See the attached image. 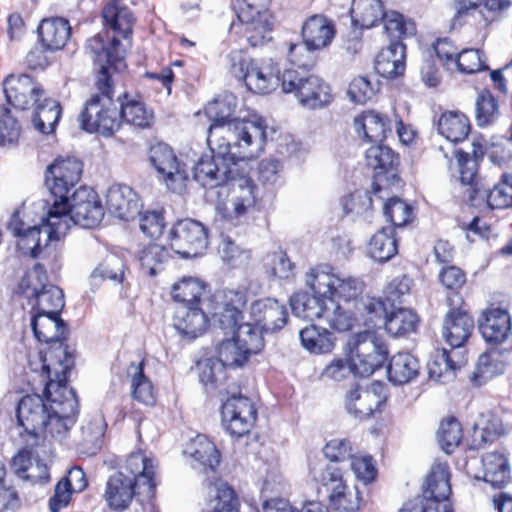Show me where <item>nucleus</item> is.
Wrapping results in <instances>:
<instances>
[{"instance_id":"nucleus-27","label":"nucleus","mask_w":512,"mask_h":512,"mask_svg":"<svg viewBox=\"0 0 512 512\" xmlns=\"http://www.w3.org/2000/svg\"><path fill=\"white\" fill-rule=\"evenodd\" d=\"M38 34L46 50L58 51L68 43L71 37V26L65 18L51 17L40 22Z\"/></svg>"},{"instance_id":"nucleus-38","label":"nucleus","mask_w":512,"mask_h":512,"mask_svg":"<svg viewBox=\"0 0 512 512\" xmlns=\"http://www.w3.org/2000/svg\"><path fill=\"white\" fill-rule=\"evenodd\" d=\"M439 134L452 143L462 142L470 133L471 126L467 116L461 112H444L437 123Z\"/></svg>"},{"instance_id":"nucleus-29","label":"nucleus","mask_w":512,"mask_h":512,"mask_svg":"<svg viewBox=\"0 0 512 512\" xmlns=\"http://www.w3.org/2000/svg\"><path fill=\"white\" fill-rule=\"evenodd\" d=\"M174 327L181 335L194 339L205 331L207 315L199 305L179 306L175 312Z\"/></svg>"},{"instance_id":"nucleus-28","label":"nucleus","mask_w":512,"mask_h":512,"mask_svg":"<svg viewBox=\"0 0 512 512\" xmlns=\"http://www.w3.org/2000/svg\"><path fill=\"white\" fill-rule=\"evenodd\" d=\"M379 387V385H373L371 389L356 387L350 390L346 396L348 413L358 419L371 416L382 403V397L377 393Z\"/></svg>"},{"instance_id":"nucleus-32","label":"nucleus","mask_w":512,"mask_h":512,"mask_svg":"<svg viewBox=\"0 0 512 512\" xmlns=\"http://www.w3.org/2000/svg\"><path fill=\"white\" fill-rule=\"evenodd\" d=\"M31 327L39 342H59L66 334V324L60 317V313L51 315L49 313L32 312Z\"/></svg>"},{"instance_id":"nucleus-62","label":"nucleus","mask_w":512,"mask_h":512,"mask_svg":"<svg viewBox=\"0 0 512 512\" xmlns=\"http://www.w3.org/2000/svg\"><path fill=\"white\" fill-rule=\"evenodd\" d=\"M487 203L492 209H504L512 206V175H502L501 181L489 191Z\"/></svg>"},{"instance_id":"nucleus-26","label":"nucleus","mask_w":512,"mask_h":512,"mask_svg":"<svg viewBox=\"0 0 512 512\" xmlns=\"http://www.w3.org/2000/svg\"><path fill=\"white\" fill-rule=\"evenodd\" d=\"M135 484V479L122 471L110 476L104 493L108 506L116 511L128 508L135 494Z\"/></svg>"},{"instance_id":"nucleus-19","label":"nucleus","mask_w":512,"mask_h":512,"mask_svg":"<svg viewBox=\"0 0 512 512\" xmlns=\"http://www.w3.org/2000/svg\"><path fill=\"white\" fill-rule=\"evenodd\" d=\"M202 496L207 506L202 512H239L234 490L219 478L203 482Z\"/></svg>"},{"instance_id":"nucleus-64","label":"nucleus","mask_w":512,"mask_h":512,"mask_svg":"<svg viewBox=\"0 0 512 512\" xmlns=\"http://www.w3.org/2000/svg\"><path fill=\"white\" fill-rule=\"evenodd\" d=\"M399 512H454L449 499L414 498Z\"/></svg>"},{"instance_id":"nucleus-56","label":"nucleus","mask_w":512,"mask_h":512,"mask_svg":"<svg viewBox=\"0 0 512 512\" xmlns=\"http://www.w3.org/2000/svg\"><path fill=\"white\" fill-rule=\"evenodd\" d=\"M383 20L384 29L390 43L392 41H401V39L415 34V25L410 20H405L403 15L396 11L383 12L380 17Z\"/></svg>"},{"instance_id":"nucleus-23","label":"nucleus","mask_w":512,"mask_h":512,"mask_svg":"<svg viewBox=\"0 0 512 512\" xmlns=\"http://www.w3.org/2000/svg\"><path fill=\"white\" fill-rule=\"evenodd\" d=\"M478 326L486 342L500 344L511 332V318L507 310L491 307L482 313Z\"/></svg>"},{"instance_id":"nucleus-3","label":"nucleus","mask_w":512,"mask_h":512,"mask_svg":"<svg viewBox=\"0 0 512 512\" xmlns=\"http://www.w3.org/2000/svg\"><path fill=\"white\" fill-rule=\"evenodd\" d=\"M95 64L99 66L95 86L99 93L93 94L80 113V126L89 133L103 136L113 135L121 126L119 108L112 99L111 71H123L126 68L124 49L119 48L114 39L110 48H105L101 37L89 39L86 45Z\"/></svg>"},{"instance_id":"nucleus-5","label":"nucleus","mask_w":512,"mask_h":512,"mask_svg":"<svg viewBox=\"0 0 512 512\" xmlns=\"http://www.w3.org/2000/svg\"><path fill=\"white\" fill-rule=\"evenodd\" d=\"M49 205V235H66L73 225L91 229L104 217V209L98 194L91 188L81 186L67 200H53Z\"/></svg>"},{"instance_id":"nucleus-45","label":"nucleus","mask_w":512,"mask_h":512,"mask_svg":"<svg viewBox=\"0 0 512 512\" xmlns=\"http://www.w3.org/2000/svg\"><path fill=\"white\" fill-rule=\"evenodd\" d=\"M383 16V6L380 0H353L351 18L355 26L371 28Z\"/></svg>"},{"instance_id":"nucleus-4","label":"nucleus","mask_w":512,"mask_h":512,"mask_svg":"<svg viewBox=\"0 0 512 512\" xmlns=\"http://www.w3.org/2000/svg\"><path fill=\"white\" fill-rule=\"evenodd\" d=\"M236 109V97L226 94L208 103L205 113L211 124L208 137L221 142L236 145L252 146L244 157H257L266 142V124L264 119L258 117L254 120L237 119L233 115Z\"/></svg>"},{"instance_id":"nucleus-7","label":"nucleus","mask_w":512,"mask_h":512,"mask_svg":"<svg viewBox=\"0 0 512 512\" xmlns=\"http://www.w3.org/2000/svg\"><path fill=\"white\" fill-rule=\"evenodd\" d=\"M343 353L354 362V369L360 377H368L382 368L389 354L385 342L369 330L350 335Z\"/></svg>"},{"instance_id":"nucleus-24","label":"nucleus","mask_w":512,"mask_h":512,"mask_svg":"<svg viewBox=\"0 0 512 512\" xmlns=\"http://www.w3.org/2000/svg\"><path fill=\"white\" fill-rule=\"evenodd\" d=\"M473 328L474 321L465 309L451 308L444 319L443 336L452 349L456 350L468 340Z\"/></svg>"},{"instance_id":"nucleus-49","label":"nucleus","mask_w":512,"mask_h":512,"mask_svg":"<svg viewBox=\"0 0 512 512\" xmlns=\"http://www.w3.org/2000/svg\"><path fill=\"white\" fill-rule=\"evenodd\" d=\"M32 312L49 313L55 315L60 313L64 307L63 291L52 284L47 283L32 300Z\"/></svg>"},{"instance_id":"nucleus-60","label":"nucleus","mask_w":512,"mask_h":512,"mask_svg":"<svg viewBox=\"0 0 512 512\" xmlns=\"http://www.w3.org/2000/svg\"><path fill=\"white\" fill-rule=\"evenodd\" d=\"M462 428L455 418H449L441 422L437 432L440 447L446 453H451L460 444L462 439Z\"/></svg>"},{"instance_id":"nucleus-34","label":"nucleus","mask_w":512,"mask_h":512,"mask_svg":"<svg viewBox=\"0 0 512 512\" xmlns=\"http://www.w3.org/2000/svg\"><path fill=\"white\" fill-rule=\"evenodd\" d=\"M302 347L311 354L320 355L332 352L336 338L328 329L311 324L299 331Z\"/></svg>"},{"instance_id":"nucleus-61","label":"nucleus","mask_w":512,"mask_h":512,"mask_svg":"<svg viewBox=\"0 0 512 512\" xmlns=\"http://www.w3.org/2000/svg\"><path fill=\"white\" fill-rule=\"evenodd\" d=\"M341 205L346 215L368 217L372 209L373 200L367 191L357 190L354 193L344 196Z\"/></svg>"},{"instance_id":"nucleus-22","label":"nucleus","mask_w":512,"mask_h":512,"mask_svg":"<svg viewBox=\"0 0 512 512\" xmlns=\"http://www.w3.org/2000/svg\"><path fill=\"white\" fill-rule=\"evenodd\" d=\"M108 211L115 217L129 221L139 214L140 201L137 194L127 185H112L106 194Z\"/></svg>"},{"instance_id":"nucleus-40","label":"nucleus","mask_w":512,"mask_h":512,"mask_svg":"<svg viewBox=\"0 0 512 512\" xmlns=\"http://www.w3.org/2000/svg\"><path fill=\"white\" fill-rule=\"evenodd\" d=\"M35 105L36 107L32 115L34 128L42 134L54 132L61 116L59 102L51 98H43Z\"/></svg>"},{"instance_id":"nucleus-9","label":"nucleus","mask_w":512,"mask_h":512,"mask_svg":"<svg viewBox=\"0 0 512 512\" xmlns=\"http://www.w3.org/2000/svg\"><path fill=\"white\" fill-rule=\"evenodd\" d=\"M281 84L283 92L294 93L299 103L309 109L323 108L332 100L330 86L313 74L287 69Z\"/></svg>"},{"instance_id":"nucleus-17","label":"nucleus","mask_w":512,"mask_h":512,"mask_svg":"<svg viewBox=\"0 0 512 512\" xmlns=\"http://www.w3.org/2000/svg\"><path fill=\"white\" fill-rule=\"evenodd\" d=\"M288 313L284 304L273 298L260 299L250 306L251 323L261 333H274L287 323Z\"/></svg>"},{"instance_id":"nucleus-18","label":"nucleus","mask_w":512,"mask_h":512,"mask_svg":"<svg viewBox=\"0 0 512 512\" xmlns=\"http://www.w3.org/2000/svg\"><path fill=\"white\" fill-rule=\"evenodd\" d=\"M102 16L105 24L116 34L111 37L108 44L103 41L105 48H110L113 40L116 39L119 42V48L124 49L125 55L126 48L118 37L121 36L125 40L130 38L135 21L133 14L130 9L122 5L119 0H112L104 7ZM96 37H101L102 40H104L103 36L100 34L94 36L92 39Z\"/></svg>"},{"instance_id":"nucleus-12","label":"nucleus","mask_w":512,"mask_h":512,"mask_svg":"<svg viewBox=\"0 0 512 512\" xmlns=\"http://www.w3.org/2000/svg\"><path fill=\"white\" fill-rule=\"evenodd\" d=\"M170 246L182 257H196L208 246L205 226L193 219H183L174 224L170 231Z\"/></svg>"},{"instance_id":"nucleus-15","label":"nucleus","mask_w":512,"mask_h":512,"mask_svg":"<svg viewBox=\"0 0 512 512\" xmlns=\"http://www.w3.org/2000/svg\"><path fill=\"white\" fill-rule=\"evenodd\" d=\"M149 159L155 170L163 176L168 189L181 192L188 175L185 165L175 155L173 149L165 143H157L150 149Z\"/></svg>"},{"instance_id":"nucleus-52","label":"nucleus","mask_w":512,"mask_h":512,"mask_svg":"<svg viewBox=\"0 0 512 512\" xmlns=\"http://www.w3.org/2000/svg\"><path fill=\"white\" fill-rule=\"evenodd\" d=\"M124 468L128 473H130L129 476L134 478L135 481L143 479V483L148 485L150 490L155 487V483L153 481V460L148 458L143 452L137 451L131 453L125 461Z\"/></svg>"},{"instance_id":"nucleus-50","label":"nucleus","mask_w":512,"mask_h":512,"mask_svg":"<svg viewBox=\"0 0 512 512\" xmlns=\"http://www.w3.org/2000/svg\"><path fill=\"white\" fill-rule=\"evenodd\" d=\"M47 272L43 264L36 263L22 276L15 288V294L25 297L29 303L47 284Z\"/></svg>"},{"instance_id":"nucleus-48","label":"nucleus","mask_w":512,"mask_h":512,"mask_svg":"<svg viewBox=\"0 0 512 512\" xmlns=\"http://www.w3.org/2000/svg\"><path fill=\"white\" fill-rule=\"evenodd\" d=\"M418 321L417 314L412 310L397 308L387 313L384 326L390 335L400 337L415 331Z\"/></svg>"},{"instance_id":"nucleus-42","label":"nucleus","mask_w":512,"mask_h":512,"mask_svg":"<svg viewBox=\"0 0 512 512\" xmlns=\"http://www.w3.org/2000/svg\"><path fill=\"white\" fill-rule=\"evenodd\" d=\"M387 370L389 380L394 384L402 385L416 378L419 363L410 353H397L392 356Z\"/></svg>"},{"instance_id":"nucleus-2","label":"nucleus","mask_w":512,"mask_h":512,"mask_svg":"<svg viewBox=\"0 0 512 512\" xmlns=\"http://www.w3.org/2000/svg\"><path fill=\"white\" fill-rule=\"evenodd\" d=\"M212 155L202 156L193 167V177L201 186L216 188L231 183L232 199L230 205L218 206L217 211L223 219L237 225L249 208L255 204L254 184L247 176H236L238 161L255 157H242L252 146L221 142L220 138L207 139Z\"/></svg>"},{"instance_id":"nucleus-31","label":"nucleus","mask_w":512,"mask_h":512,"mask_svg":"<svg viewBox=\"0 0 512 512\" xmlns=\"http://www.w3.org/2000/svg\"><path fill=\"white\" fill-rule=\"evenodd\" d=\"M405 46L401 41H392L377 55L375 69L384 78H394L405 70Z\"/></svg>"},{"instance_id":"nucleus-21","label":"nucleus","mask_w":512,"mask_h":512,"mask_svg":"<svg viewBox=\"0 0 512 512\" xmlns=\"http://www.w3.org/2000/svg\"><path fill=\"white\" fill-rule=\"evenodd\" d=\"M301 36L309 47L325 49L336 36L335 23L324 14L311 15L302 24Z\"/></svg>"},{"instance_id":"nucleus-30","label":"nucleus","mask_w":512,"mask_h":512,"mask_svg":"<svg viewBox=\"0 0 512 512\" xmlns=\"http://www.w3.org/2000/svg\"><path fill=\"white\" fill-rule=\"evenodd\" d=\"M357 133L370 142L380 143L390 131V120L380 112L374 110L363 111L354 119Z\"/></svg>"},{"instance_id":"nucleus-51","label":"nucleus","mask_w":512,"mask_h":512,"mask_svg":"<svg viewBox=\"0 0 512 512\" xmlns=\"http://www.w3.org/2000/svg\"><path fill=\"white\" fill-rule=\"evenodd\" d=\"M231 333L242 350L249 357L251 354L259 353L264 347L262 334L251 322L239 323L234 331H223Z\"/></svg>"},{"instance_id":"nucleus-57","label":"nucleus","mask_w":512,"mask_h":512,"mask_svg":"<svg viewBox=\"0 0 512 512\" xmlns=\"http://www.w3.org/2000/svg\"><path fill=\"white\" fill-rule=\"evenodd\" d=\"M313 478L319 484V493L324 491L328 499L329 496L337 494L347 485L342 468L338 467L336 464L326 465L319 475H314Z\"/></svg>"},{"instance_id":"nucleus-55","label":"nucleus","mask_w":512,"mask_h":512,"mask_svg":"<svg viewBox=\"0 0 512 512\" xmlns=\"http://www.w3.org/2000/svg\"><path fill=\"white\" fill-rule=\"evenodd\" d=\"M365 160L367 166L380 175L392 170L397 164L398 158L388 146L376 144L367 149Z\"/></svg>"},{"instance_id":"nucleus-39","label":"nucleus","mask_w":512,"mask_h":512,"mask_svg":"<svg viewBox=\"0 0 512 512\" xmlns=\"http://www.w3.org/2000/svg\"><path fill=\"white\" fill-rule=\"evenodd\" d=\"M483 479L493 488H502L510 479L508 459L504 454L490 452L482 457Z\"/></svg>"},{"instance_id":"nucleus-46","label":"nucleus","mask_w":512,"mask_h":512,"mask_svg":"<svg viewBox=\"0 0 512 512\" xmlns=\"http://www.w3.org/2000/svg\"><path fill=\"white\" fill-rule=\"evenodd\" d=\"M127 373L131 377L132 397L145 405H153L155 402L154 388L151 381L144 374V363H131Z\"/></svg>"},{"instance_id":"nucleus-16","label":"nucleus","mask_w":512,"mask_h":512,"mask_svg":"<svg viewBox=\"0 0 512 512\" xmlns=\"http://www.w3.org/2000/svg\"><path fill=\"white\" fill-rule=\"evenodd\" d=\"M7 101L15 108L26 110L44 95L42 86L27 74L9 75L3 82Z\"/></svg>"},{"instance_id":"nucleus-35","label":"nucleus","mask_w":512,"mask_h":512,"mask_svg":"<svg viewBox=\"0 0 512 512\" xmlns=\"http://www.w3.org/2000/svg\"><path fill=\"white\" fill-rule=\"evenodd\" d=\"M450 494L449 466L446 462H436L427 476L423 494L417 498L444 500L449 499Z\"/></svg>"},{"instance_id":"nucleus-53","label":"nucleus","mask_w":512,"mask_h":512,"mask_svg":"<svg viewBox=\"0 0 512 512\" xmlns=\"http://www.w3.org/2000/svg\"><path fill=\"white\" fill-rule=\"evenodd\" d=\"M169 258L170 254L164 246L153 243L141 251L139 261L144 273L149 276H156L164 270Z\"/></svg>"},{"instance_id":"nucleus-54","label":"nucleus","mask_w":512,"mask_h":512,"mask_svg":"<svg viewBox=\"0 0 512 512\" xmlns=\"http://www.w3.org/2000/svg\"><path fill=\"white\" fill-rule=\"evenodd\" d=\"M354 309L359 316V325L377 326L378 321L384 319L387 310L381 299L373 297H359L354 304Z\"/></svg>"},{"instance_id":"nucleus-13","label":"nucleus","mask_w":512,"mask_h":512,"mask_svg":"<svg viewBox=\"0 0 512 512\" xmlns=\"http://www.w3.org/2000/svg\"><path fill=\"white\" fill-rule=\"evenodd\" d=\"M82 168V162L75 157L56 159L47 167L45 183L50 191V203L67 200L70 190L81 178Z\"/></svg>"},{"instance_id":"nucleus-36","label":"nucleus","mask_w":512,"mask_h":512,"mask_svg":"<svg viewBox=\"0 0 512 512\" xmlns=\"http://www.w3.org/2000/svg\"><path fill=\"white\" fill-rule=\"evenodd\" d=\"M326 299L308 292H296L290 297L292 313L305 320L322 319L325 311Z\"/></svg>"},{"instance_id":"nucleus-1","label":"nucleus","mask_w":512,"mask_h":512,"mask_svg":"<svg viewBox=\"0 0 512 512\" xmlns=\"http://www.w3.org/2000/svg\"><path fill=\"white\" fill-rule=\"evenodd\" d=\"M43 372L49 381L45 387V399L38 394L23 396L17 405L18 425L22 442L28 447L48 448L52 440L63 441L75 423L78 413V400L72 389L62 384L65 379L56 373L52 379L50 365L43 363ZM64 373V369L62 370Z\"/></svg>"},{"instance_id":"nucleus-20","label":"nucleus","mask_w":512,"mask_h":512,"mask_svg":"<svg viewBox=\"0 0 512 512\" xmlns=\"http://www.w3.org/2000/svg\"><path fill=\"white\" fill-rule=\"evenodd\" d=\"M243 80L249 90L258 94H267L277 88L281 78L277 64L272 59H268L261 62L253 60Z\"/></svg>"},{"instance_id":"nucleus-8","label":"nucleus","mask_w":512,"mask_h":512,"mask_svg":"<svg viewBox=\"0 0 512 512\" xmlns=\"http://www.w3.org/2000/svg\"><path fill=\"white\" fill-rule=\"evenodd\" d=\"M47 209L45 216L41 218L39 225L30 226L20 217L19 213H14L8 222V230L17 238V248L25 256L37 258L42 254L49 255L54 252L49 245L53 241H58L64 235H55L48 238L50 225L49 205L44 201L41 205Z\"/></svg>"},{"instance_id":"nucleus-25","label":"nucleus","mask_w":512,"mask_h":512,"mask_svg":"<svg viewBox=\"0 0 512 512\" xmlns=\"http://www.w3.org/2000/svg\"><path fill=\"white\" fill-rule=\"evenodd\" d=\"M466 363L463 351L442 349L437 351L428 362L429 378L435 382L446 383L454 378L455 370Z\"/></svg>"},{"instance_id":"nucleus-6","label":"nucleus","mask_w":512,"mask_h":512,"mask_svg":"<svg viewBox=\"0 0 512 512\" xmlns=\"http://www.w3.org/2000/svg\"><path fill=\"white\" fill-rule=\"evenodd\" d=\"M305 282L314 294L340 303L355 304L363 291V282L359 278L328 265L312 268L306 274Z\"/></svg>"},{"instance_id":"nucleus-41","label":"nucleus","mask_w":512,"mask_h":512,"mask_svg":"<svg viewBox=\"0 0 512 512\" xmlns=\"http://www.w3.org/2000/svg\"><path fill=\"white\" fill-rule=\"evenodd\" d=\"M118 102L121 121L141 128L151 125L153 112L148 110L143 102L130 97L127 93L119 96Z\"/></svg>"},{"instance_id":"nucleus-63","label":"nucleus","mask_w":512,"mask_h":512,"mask_svg":"<svg viewBox=\"0 0 512 512\" xmlns=\"http://www.w3.org/2000/svg\"><path fill=\"white\" fill-rule=\"evenodd\" d=\"M248 358L249 357L233 337L221 341L217 348V359L225 367L242 366Z\"/></svg>"},{"instance_id":"nucleus-11","label":"nucleus","mask_w":512,"mask_h":512,"mask_svg":"<svg viewBox=\"0 0 512 512\" xmlns=\"http://www.w3.org/2000/svg\"><path fill=\"white\" fill-rule=\"evenodd\" d=\"M247 303L246 291L223 289L213 294L208 303L209 313L223 331H234L243 320V309Z\"/></svg>"},{"instance_id":"nucleus-58","label":"nucleus","mask_w":512,"mask_h":512,"mask_svg":"<svg viewBox=\"0 0 512 512\" xmlns=\"http://www.w3.org/2000/svg\"><path fill=\"white\" fill-rule=\"evenodd\" d=\"M106 422L101 414L93 415L81 427L83 445L94 454L101 447L106 430Z\"/></svg>"},{"instance_id":"nucleus-44","label":"nucleus","mask_w":512,"mask_h":512,"mask_svg":"<svg viewBox=\"0 0 512 512\" xmlns=\"http://www.w3.org/2000/svg\"><path fill=\"white\" fill-rule=\"evenodd\" d=\"M398 252L397 240L391 227L383 228L370 239L368 253L378 262H386Z\"/></svg>"},{"instance_id":"nucleus-43","label":"nucleus","mask_w":512,"mask_h":512,"mask_svg":"<svg viewBox=\"0 0 512 512\" xmlns=\"http://www.w3.org/2000/svg\"><path fill=\"white\" fill-rule=\"evenodd\" d=\"M473 146L474 158H471L469 153H466L460 149H455L454 147H452L451 153L445 151L443 146H439L438 148V152L444 158L445 165L447 167H450L452 164V156H455L457 158V164L460 172V180L465 185L472 184L477 173V148L480 149L481 147L476 145Z\"/></svg>"},{"instance_id":"nucleus-14","label":"nucleus","mask_w":512,"mask_h":512,"mask_svg":"<svg viewBox=\"0 0 512 512\" xmlns=\"http://www.w3.org/2000/svg\"><path fill=\"white\" fill-rule=\"evenodd\" d=\"M221 414L227 432L236 437L249 433L257 418L254 403L241 394L228 397L222 404Z\"/></svg>"},{"instance_id":"nucleus-33","label":"nucleus","mask_w":512,"mask_h":512,"mask_svg":"<svg viewBox=\"0 0 512 512\" xmlns=\"http://www.w3.org/2000/svg\"><path fill=\"white\" fill-rule=\"evenodd\" d=\"M328 326L339 332L351 330L359 325V316L354 309V304L340 303L326 300L323 318Z\"/></svg>"},{"instance_id":"nucleus-37","label":"nucleus","mask_w":512,"mask_h":512,"mask_svg":"<svg viewBox=\"0 0 512 512\" xmlns=\"http://www.w3.org/2000/svg\"><path fill=\"white\" fill-rule=\"evenodd\" d=\"M185 453L195 462L207 469L214 471L220 464V452L212 441L205 435H197L186 446Z\"/></svg>"},{"instance_id":"nucleus-47","label":"nucleus","mask_w":512,"mask_h":512,"mask_svg":"<svg viewBox=\"0 0 512 512\" xmlns=\"http://www.w3.org/2000/svg\"><path fill=\"white\" fill-rule=\"evenodd\" d=\"M204 292V283L194 277H183L172 287V297L180 306L199 305Z\"/></svg>"},{"instance_id":"nucleus-10","label":"nucleus","mask_w":512,"mask_h":512,"mask_svg":"<svg viewBox=\"0 0 512 512\" xmlns=\"http://www.w3.org/2000/svg\"><path fill=\"white\" fill-rule=\"evenodd\" d=\"M271 0H233L232 6L244 25V34L251 46L262 45L269 38L272 22L268 5Z\"/></svg>"},{"instance_id":"nucleus-59","label":"nucleus","mask_w":512,"mask_h":512,"mask_svg":"<svg viewBox=\"0 0 512 512\" xmlns=\"http://www.w3.org/2000/svg\"><path fill=\"white\" fill-rule=\"evenodd\" d=\"M124 277V264L120 258L110 255L104 259L91 273L90 279L94 284L109 279L114 282H122Z\"/></svg>"}]
</instances>
